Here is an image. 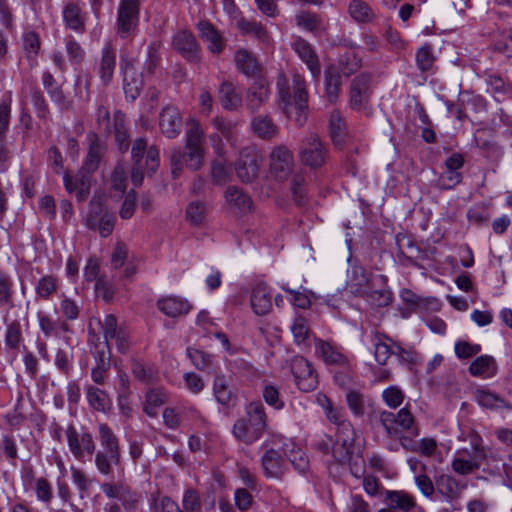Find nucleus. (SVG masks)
<instances>
[{
	"label": "nucleus",
	"mask_w": 512,
	"mask_h": 512,
	"mask_svg": "<svg viewBox=\"0 0 512 512\" xmlns=\"http://www.w3.org/2000/svg\"><path fill=\"white\" fill-rule=\"evenodd\" d=\"M162 512H202V502L199 493L195 489L185 490L182 498V507L169 496H163L160 500Z\"/></svg>",
	"instance_id": "obj_20"
},
{
	"label": "nucleus",
	"mask_w": 512,
	"mask_h": 512,
	"mask_svg": "<svg viewBox=\"0 0 512 512\" xmlns=\"http://www.w3.org/2000/svg\"><path fill=\"white\" fill-rule=\"evenodd\" d=\"M498 370L496 360L490 355H481L475 358L469 368V373L474 377L484 379L491 378L496 375Z\"/></svg>",
	"instance_id": "obj_45"
},
{
	"label": "nucleus",
	"mask_w": 512,
	"mask_h": 512,
	"mask_svg": "<svg viewBox=\"0 0 512 512\" xmlns=\"http://www.w3.org/2000/svg\"><path fill=\"white\" fill-rule=\"evenodd\" d=\"M299 157L303 165L318 169L325 164L328 150L317 134L310 133L301 141Z\"/></svg>",
	"instance_id": "obj_8"
},
{
	"label": "nucleus",
	"mask_w": 512,
	"mask_h": 512,
	"mask_svg": "<svg viewBox=\"0 0 512 512\" xmlns=\"http://www.w3.org/2000/svg\"><path fill=\"white\" fill-rule=\"evenodd\" d=\"M345 398L354 417L362 418L365 414L371 415L375 412L373 402L358 390L349 389Z\"/></svg>",
	"instance_id": "obj_32"
},
{
	"label": "nucleus",
	"mask_w": 512,
	"mask_h": 512,
	"mask_svg": "<svg viewBox=\"0 0 512 512\" xmlns=\"http://www.w3.org/2000/svg\"><path fill=\"white\" fill-rule=\"evenodd\" d=\"M394 342L385 334L375 333L372 337V345L374 347V357L379 365H385L392 355Z\"/></svg>",
	"instance_id": "obj_48"
},
{
	"label": "nucleus",
	"mask_w": 512,
	"mask_h": 512,
	"mask_svg": "<svg viewBox=\"0 0 512 512\" xmlns=\"http://www.w3.org/2000/svg\"><path fill=\"white\" fill-rule=\"evenodd\" d=\"M329 130L333 144L342 147L346 137V125L339 110L331 112L329 117Z\"/></svg>",
	"instance_id": "obj_49"
},
{
	"label": "nucleus",
	"mask_w": 512,
	"mask_h": 512,
	"mask_svg": "<svg viewBox=\"0 0 512 512\" xmlns=\"http://www.w3.org/2000/svg\"><path fill=\"white\" fill-rule=\"evenodd\" d=\"M11 94L8 93L0 102V172H6L10 151L7 147L6 136L9 130L11 114Z\"/></svg>",
	"instance_id": "obj_16"
},
{
	"label": "nucleus",
	"mask_w": 512,
	"mask_h": 512,
	"mask_svg": "<svg viewBox=\"0 0 512 512\" xmlns=\"http://www.w3.org/2000/svg\"><path fill=\"white\" fill-rule=\"evenodd\" d=\"M204 131L197 120L191 119L185 135V147L203 148Z\"/></svg>",
	"instance_id": "obj_59"
},
{
	"label": "nucleus",
	"mask_w": 512,
	"mask_h": 512,
	"mask_svg": "<svg viewBox=\"0 0 512 512\" xmlns=\"http://www.w3.org/2000/svg\"><path fill=\"white\" fill-rule=\"evenodd\" d=\"M116 67V51L110 43L104 45L101 50V58L96 63V73L100 78L101 83L107 86L113 79L114 70Z\"/></svg>",
	"instance_id": "obj_27"
},
{
	"label": "nucleus",
	"mask_w": 512,
	"mask_h": 512,
	"mask_svg": "<svg viewBox=\"0 0 512 512\" xmlns=\"http://www.w3.org/2000/svg\"><path fill=\"white\" fill-rule=\"evenodd\" d=\"M392 355L395 356L401 365L407 366L412 370L420 362V355L413 348H404L395 343Z\"/></svg>",
	"instance_id": "obj_57"
},
{
	"label": "nucleus",
	"mask_w": 512,
	"mask_h": 512,
	"mask_svg": "<svg viewBox=\"0 0 512 512\" xmlns=\"http://www.w3.org/2000/svg\"><path fill=\"white\" fill-rule=\"evenodd\" d=\"M14 283L10 274L0 270V307L13 306Z\"/></svg>",
	"instance_id": "obj_58"
},
{
	"label": "nucleus",
	"mask_w": 512,
	"mask_h": 512,
	"mask_svg": "<svg viewBox=\"0 0 512 512\" xmlns=\"http://www.w3.org/2000/svg\"><path fill=\"white\" fill-rule=\"evenodd\" d=\"M218 94L219 101L225 110L236 111L242 106V96L232 82H222Z\"/></svg>",
	"instance_id": "obj_44"
},
{
	"label": "nucleus",
	"mask_w": 512,
	"mask_h": 512,
	"mask_svg": "<svg viewBox=\"0 0 512 512\" xmlns=\"http://www.w3.org/2000/svg\"><path fill=\"white\" fill-rule=\"evenodd\" d=\"M267 428L265 408L260 402H251L246 406L245 416L235 421L232 433L234 437L251 445L258 441Z\"/></svg>",
	"instance_id": "obj_3"
},
{
	"label": "nucleus",
	"mask_w": 512,
	"mask_h": 512,
	"mask_svg": "<svg viewBox=\"0 0 512 512\" xmlns=\"http://www.w3.org/2000/svg\"><path fill=\"white\" fill-rule=\"evenodd\" d=\"M200 37L207 43L208 50L220 54L225 48V39L209 21L202 20L197 24Z\"/></svg>",
	"instance_id": "obj_28"
},
{
	"label": "nucleus",
	"mask_w": 512,
	"mask_h": 512,
	"mask_svg": "<svg viewBox=\"0 0 512 512\" xmlns=\"http://www.w3.org/2000/svg\"><path fill=\"white\" fill-rule=\"evenodd\" d=\"M315 354L320 357L327 365L346 366L348 358L342 347L332 344L331 342L316 339Z\"/></svg>",
	"instance_id": "obj_24"
},
{
	"label": "nucleus",
	"mask_w": 512,
	"mask_h": 512,
	"mask_svg": "<svg viewBox=\"0 0 512 512\" xmlns=\"http://www.w3.org/2000/svg\"><path fill=\"white\" fill-rule=\"evenodd\" d=\"M495 52L504 55L506 58L512 57V32L503 31L498 34L493 42Z\"/></svg>",
	"instance_id": "obj_63"
},
{
	"label": "nucleus",
	"mask_w": 512,
	"mask_h": 512,
	"mask_svg": "<svg viewBox=\"0 0 512 512\" xmlns=\"http://www.w3.org/2000/svg\"><path fill=\"white\" fill-rule=\"evenodd\" d=\"M458 102L464 106L465 110L470 109L475 113L485 112L487 110L486 100L478 94L469 90L461 91L458 95Z\"/></svg>",
	"instance_id": "obj_55"
},
{
	"label": "nucleus",
	"mask_w": 512,
	"mask_h": 512,
	"mask_svg": "<svg viewBox=\"0 0 512 512\" xmlns=\"http://www.w3.org/2000/svg\"><path fill=\"white\" fill-rule=\"evenodd\" d=\"M59 287L60 282L57 276L52 274L44 275L35 283V299L49 301L58 293Z\"/></svg>",
	"instance_id": "obj_46"
},
{
	"label": "nucleus",
	"mask_w": 512,
	"mask_h": 512,
	"mask_svg": "<svg viewBox=\"0 0 512 512\" xmlns=\"http://www.w3.org/2000/svg\"><path fill=\"white\" fill-rule=\"evenodd\" d=\"M172 45L189 62L197 63L200 61V48L190 31H178L173 37Z\"/></svg>",
	"instance_id": "obj_23"
},
{
	"label": "nucleus",
	"mask_w": 512,
	"mask_h": 512,
	"mask_svg": "<svg viewBox=\"0 0 512 512\" xmlns=\"http://www.w3.org/2000/svg\"><path fill=\"white\" fill-rule=\"evenodd\" d=\"M159 126L165 137L169 139L176 138L180 134L182 127V118L179 110L172 105L165 106L160 112Z\"/></svg>",
	"instance_id": "obj_25"
},
{
	"label": "nucleus",
	"mask_w": 512,
	"mask_h": 512,
	"mask_svg": "<svg viewBox=\"0 0 512 512\" xmlns=\"http://www.w3.org/2000/svg\"><path fill=\"white\" fill-rule=\"evenodd\" d=\"M34 491L37 500L42 502L45 506H48L51 503L53 490L52 485L46 478L40 477L35 480Z\"/></svg>",
	"instance_id": "obj_62"
},
{
	"label": "nucleus",
	"mask_w": 512,
	"mask_h": 512,
	"mask_svg": "<svg viewBox=\"0 0 512 512\" xmlns=\"http://www.w3.org/2000/svg\"><path fill=\"white\" fill-rule=\"evenodd\" d=\"M341 75L336 65H329L324 71V97L330 104L338 101L341 92Z\"/></svg>",
	"instance_id": "obj_37"
},
{
	"label": "nucleus",
	"mask_w": 512,
	"mask_h": 512,
	"mask_svg": "<svg viewBox=\"0 0 512 512\" xmlns=\"http://www.w3.org/2000/svg\"><path fill=\"white\" fill-rule=\"evenodd\" d=\"M87 140L89 142V149L83 161L82 168L88 170V172L94 173L99 167L106 148L99 141L98 135L95 132H89Z\"/></svg>",
	"instance_id": "obj_35"
},
{
	"label": "nucleus",
	"mask_w": 512,
	"mask_h": 512,
	"mask_svg": "<svg viewBox=\"0 0 512 512\" xmlns=\"http://www.w3.org/2000/svg\"><path fill=\"white\" fill-rule=\"evenodd\" d=\"M204 149L196 147L173 148L170 153L171 171L174 178H178L186 166L191 171H197L202 167Z\"/></svg>",
	"instance_id": "obj_9"
},
{
	"label": "nucleus",
	"mask_w": 512,
	"mask_h": 512,
	"mask_svg": "<svg viewBox=\"0 0 512 512\" xmlns=\"http://www.w3.org/2000/svg\"><path fill=\"white\" fill-rule=\"evenodd\" d=\"M251 129L253 133L263 139L271 140L275 138L279 132L278 126L274 123L269 115H258L251 121Z\"/></svg>",
	"instance_id": "obj_47"
},
{
	"label": "nucleus",
	"mask_w": 512,
	"mask_h": 512,
	"mask_svg": "<svg viewBox=\"0 0 512 512\" xmlns=\"http://www.w3.org/2000/svg\"><path fill=\"white\" fill-rule=\"evenodd\" d=\"M270 89L264 77L256 78L248 87L245 95V107L254 114L268 101Z\"/></svg>",
	"instance_id": "obj_21"
},
{
	"label": "nucleus",
	"mask_w": 512,
	"mask_h": 512,
	"mask_svg": "<svg viewBox=\"0 0 512 512\" xmlns=\"http://www.w3.org/2000/svg\"><path fill=\"white\" fill-rule=\"evenodd\" d=\"M387 501L391 508H398L403 511L414 509V512H424L422 507L416 505L413 496L402 491H389Z\"/></svg>",
	"instance_id": "obj_50"
},
{
	"label": "nucleus",
	"mask_w": 512,
	"mask_h": 512,
	"mask_svg": "<svg viewBox=\"0 0 512 512\" xmlns=\"http://www.w3.org/2000/svg\"><path fill=\"white\" fill-rule=\"evenodd\" d=\"M97 428L101 449L95 453L94 464L100 475L113 478L114 468L121 464L119 438L107 423H99Z\"/></svg>",
	"instance_id": "obj_2"
},
{
	"label": "nucleus",
	"mask_w": 512,
	"mask_h": 512,
	"mask_svg": "<svg viewBox=\"0 0 512 512\" xmlns=\"http://www.w3.org/2000/svg\"><path fill=\"white\" fill-rule=\"evenodd\" d=\"M187 355L196 369L214 375L219 372L214 355L193 347L187 348Z\"/></svg>",
	"instance_id": "obj_39"
},
{
	"label": "nucleus",
	"mask_w": 512,
	"mask_h": 512,
	"mask_svg": "<svg viewBox=\"0 0 512 512\" xmlns=\"http://www.w3.org/2000/svg\"><path fill=\"white\" fill-rule=\"evenodd\" d=\"M92 174V172H88V170L82 167L75 176L65 173L63 183L66 191L69 194L75 193L79 202L85 201L90 194Z\"/></svg>",
	"instance_id": "obj_18"
},
{
	"label": "nucleus",
	"mask_w": 512,
	"mask_h": 512,
	"mask_svg": "<svg viewBox=\"0 0 512 512\" xmlns=\"http://www.w3.org/2000/svg\"><path fill=\"white\" fill-rule=\"evenodd\" d=\"M168 401L167 393L162 388H152L145 395L144 412L154 417L157 414V408L164 405Z\"/></svg>",
	"instance_id": "obj_52"
},
{
	"label": "nucleus",
	"mask_w": 512,
	"mask_h": 512,
	"mask_svg": "<svg viewBox=\"0 0 512 512\" xmlns=\"http://www.w3.org/2000/svg\"><path fill=\"white\" fill-rule=\"evenodd\" d=\"M113 478H108L100 484V490L108 499H117L121 502V506L126 511H135L138 509L142 496L141 494L132 489L124 480L114 481Z\"/></svg>",
	"instance_id": "obj_7"
},
{
	"label": "nucleus",
	"mask_w": 512,
	"mask_h": 512,
	"mask_svg": "<svg viewBox=\"0 0 512 512\" xmlns=\"http://www.w3.org/2000/svg\"><path fill=\"white\" fill-rule=\"evenodd\" d=\"M4 345L7 351L18 353L24 346L22 326L19 320H5Z\"/></svg>",
	"instance_id": "obj_42"
},
{
	"label": "nucleus",
	"mask_w": 512,
	"mask_h": 512,
	"mask_svg": "<svg viewBox=\"0 0 512 512\" xmlns=\"http://www.w3.org/2000/svg\"><path fill=\"white\" fill-rule=\"evenodd\" d=\"M225 199L230 206L241 212L250 211L252 206L251 198L236 186L228 187L225 192Z\"/></svg>",
	"instance_id": "obj_54"
},
{
	"label": "nucleus",
	"mask_w": 512,
	"mask_h": 512,
	"mask_svg": "<svg viewBox=\"0 0 512 512\" xmlns=\"http://www.w3.org/2000/svg\"><path fill=\"white\" fill-rule=\"evenodd\" d=\"M272 295L267 284L260 282L254 285L251 292V307L256 315L263 316L272 308Z\"/></svg>",
	"instance_id": "obj_31"
},
{
	"label": "nucleus",
	"mask_w": 512,
	"mask_h": 512,
	"mask_svg": "<svg viewBox=\"0 0 512 512\" xmlns=\"http://www.w3.org/2000/svg\"><path fill=\"white\" fill-rule=\"evenodd\" d=\"M266 448L261 457V466L264 475L267 478H281L286 471L285 452L279 447L268 448L267 444L262 445Z\"/></svg>",
	"instance_id": "obj_17"
},
{
	"label": "nucleus",
	"mask_w": 512,
	"mask_h": 512,
	"mask_svg": "<svg viewBox=\"0 0 512 512\" xmlns=\"http://www.w3.org/2000/svg\"><path fill=\"white\" fill-rule=\"evenodd\" d=\"M109 131L114 135L118 150L121 153L127 152L130 146V138L128 133V123L124 113L121 111L114 112L112 128L110 127Z\"/></svg>",
	"instance_id": "obj_36"
},
{
	"label": "nucleus",
	"mask_w": 512,
	"mask_h": 512,
	"mask_svg": "<svg viewBox=\"0 0 512 512\" xmlns=\"http://www.w3.org/2000/svg\"><path fill=\"white\" fill-rule=\"evenodd\" d=\"M85 396L89 407L97 412L107 413L112 408V400L109 394L93 384L85 386Z\"/></svg>",
	"instance_id": "obj_33"
},
{
	"label": "nucleus",
	"mask_w": 512,
	"mask_h": 512,
	"mask_svg": "<svg viewBox=\"0 0 512 512\" xmlns=\"http://www.w3.org/2000/svg\"><path fill=\"white\" fill-rule=\"evenodd\" d=\"M466 489V481L456 479L453 475L447 473L436 475V492L433 501H440L447 505L439 512L460 510V501Z\"/></svg>",
	"instance_id": "obj_4"
},
{
	"label": "nucleus",
	"mask_w": 512,
	"mask_h": 512,
	"mask_svg": "<svg viewBox=\"0 0 512 512\" xmlns=\"http://www.w3.org/2000/svg\"><path fill=\"white\" fill-rule=\"evenodd\" d=\"M236 27L243 35L253 36L262 42L268 41V32L266 28L256 20H248L242 17L237 20Z\"/></svg>",
	"instance_id": "obj_51"
},
{
	"label": "nucleus",
	"mask_w": 512,
	"mask_h": 512,
	"mask_svg": "<svg viewBox=\"0 0 512 512\" xmlns=\"http://www.w3.org/2000/svg\"><path fill=\"white\" fill-rule=\"evenodd\" d=\"M379 421L390 437H399L403 431L413 436L419 435V429L415 425L414 416L408 406L403 407L396 414L386 410L381 411Z\"/></svg>",
	"instance_id": "obj_6"
},
{
	"label": "nucleus",
	"mask_w": 512,
	"mask_h": 512,
	"mask_svg": "<svg viewBox=\"0 0 512 512\" xmlns=\"http://www.w3.org/2000/svg\"><path fill=\"white\" fill-rule=\"evenodd\" d=\"M141 0H119L115 22L116 35L123 40L133 39L139 30Z\"/></svg>",
	"instance_id": "obj_5"
},
{
	"label": "nucleus",
	"mask_w": 512,
	"mask_h": 512,
	"mask_svg": "<svg viewBox=\"0 0 512 512\" xmlns=\"http://www.w3.org/2000/svg\"><path fill=\"white\" fill-rule=\"evenodd\" d=\"M212 388L213 395L221 406L231 408L236 405L237 395L230 387L228 379L224 374H215Z\"/></svg>",
	"instance_id": "obj_29"
},
{
	"label": "nucleus",
	"mask_w": 512,
	"mask_h": 512,
	"mask_svg": "<svg viewBox=\"0 0 512 512\" xmlns=\"http://www.w3.org/2000/svg\"><path fill=\"white\" fill-rule=\"evenodd\" d=\"M119 69L123 76V90L127 100L138 98L143 87L142 74L139 75L135 67V59L128 55H121Z\"/></svg>",
	"instance_id": "obj_10"
},
{
	"label": "nucleus",
	"mask_w": 512,
	"mask_h": 512,
	"mask_svg": "<svg viewBox=\"0 0 512 512\" xmlns=\"http://www.w3.org/2000/svg\"><path fill=\"white\" fill-rule=\"evenodd\" d=\"M355 436L356 432L351 422H342V427L337 428L333 456L338 462L352 460L355 454Z\"/></svg>",
	"instance_id": "obj_14"
},
{
	"label": "nucleus",
	"mask_w": 512,
	"mask_h": 512,
	"mask_svg": "<svg viewBox=\"0 0 512 512\" xmlns=\"http://www.w3.org/2000/svg\"><path fill=\"white\" fill-rule=\"evenodd\" d=\"M362 66V58L353 52L343 54L336 68L339 70V74L345 77H349L356 73Z\"/></svg>",
	"instance_id": "obj_56"
},
{
	"label": "nucleus",
	"mask_w": 512,
	"mask_h": 512,
	"mask_svg": "<svg viewBox=\"0 0 512 512\" xmlns=\"http://www.w3.org/2000/svg\"><path fill=\"white\" fill-rule=\"evenodd\" d=\"M22 42L27 58L30 61H35L41 46L39 35L34 31L25 32L22 36Z\"/></svg>",
	"instance_id": "obj_61"
},
{
	"label": "nucleus",
	"mask_w": 512,
	"mask_h": 512,
	"mask_svg": "<svg viewBox=\"0 0 512 512\" xmlns=\"http://www.w3.org/2000/svg\"><path fill=\"white\" fill-rule=\"evenodd\" d=\"M270 174L279 181L286 180L293 172L294 157L284 145L275 146L269 155Z\"/></svg>",
	"instance_id": "obj_13"
},
{
	"label": "nucleus",
	"mask_w": 512,
	"mask_h": 512,
	"mask_svg": "<svg viewBox=\"0 0 512 512\" xmlns=\"http://www.w3.org/2000/svg\"><path fill=\"white\" fill-rule=\"evenodd\" d=\"M235 64L237 69L247 77L254 80L261 76V66L256 57L246 49H239L235 53Z\"/></svg>",
	"instance_id": "obj_41"
},
{
	"label": "nucleus",
	"mask_w": 512,
	"mask_h": 512,
	"mask_svg": "<svg viewBox=\"0 0 512 512\" xmlns=\"http://www.w3.org/2000/svg\"><path fill=\"white\" fill-rule=\"evenodd\" d=\"M158 309L168 317L175 318L190 311L191 305L185 299L169 296L158 300Z\"/></svg>",
	"instance_id": "obj_43"
},
{
	"label": "nucleus",
	"mask_w": 512,
	"mask_h": 512,
	"mask_svg": "<svg viewBox=\"0 0 512 512\" xmlns=\"http://www.w3.org/2000/svg\"><path fill=\"white\" fill-rule=\"evenodd\" d=\"M474 398L480 406L486 409L512 410V404L509 401L486 387L476 389L474 392Z\"/></svg>",
	"instance_id": "obj_38"
},
{
	"label": "nucleus",
	"mask_w": 512,
	"mask_h": 512,
	"mask_svg": "<svg viewBox=\"0 0 512 512\" xmlns=\"http://www.w3.org/2000/svg\"><path fill=\"white\" fill-rule=\"evenodd\" d=\"M162 42L160 40H153L147 47V57L143 64L142 76H151L159 67L161 62L160 50Z\"/></svg>",
	"instance_id": "obj_53"
},
{
	"label": "nucleus",
	"mask_w": 512,
	"mask_h": 512,
	"mask_svg": "<svg viewBox=\"0 0 512 512\" xmlns=\"http://www.w3.org/2000/svg\"><path fill=\"white\" fill-rule=\"evenodd\" d=\"M347 13L357 24H371L378 18L375 9L366 0H350Z\"/></svg>",
	"instance_id": "obj_30"
},
{
	"label": "nucleus",
	"mask_w": 512,
	"mask_h": 512,
	"mask_svg": "<svg viewBox=\"0 0 512 512\" xmlns=\"http://www.w3.org/2000/svg\"><path fill=\"white\" fill-rule=\"evenodd\" d=\"M109 211L105 207V205L98 200H91L89 203V208L87 215L84 218V224L85 226L90 228H95L96 223L101 220L102 217H104V214H107Z\"/></svg>",
	"instance_id": "obj_60"
},
{
	"label": "nucleus",
	"mask_w": 512,
	"mask_h": 512,
	"mask_svg": "<svg viewBox=\"0 0 512 512\" xmlns=\"http://www.w3.org/2000/svg\"><path fill=\"white\" fill-rule=\"evenodd\" d=\"M277 97L284 105V108L294 105L296 108L295 121L299 126H303L307 120L308 114V90L306 80L303 75L294 73L292 76V86L284 73H280L277 77Z\"/></svg>",
	"instance_id": "obj_1"
},
{
	"label": "nucleus",
	"mask_w": 512,
	"mask_h": 512,
	"mask_svg": "<svg viewBox=\"0 0 512 512\" xmlns=\"http://www.w3.org/2000/svg\"><path fill=\"white\" fill-rule=\"evenodd\" d=\"M370 281V275L366 269L362 265L353 264L348 272L347 289L355 296H364Z\"/></svg>",
	"instance_id": "obj_34"
},
{
	"label": "nucleus",
	"mask_w": 512,
	"mask_h": 512,
	"mask_svg": "<svg viewBox=\"0 0 512 512\" xmlns=\"http://www.w3.org/2000/svg\"><path fill=\"white\" fill-rule=\"evenodd\" d=\"M62 16L66 28L77 33L85 31V14L78 3L74 1L67 2L63 8Z\"/></svg>",
	"instance_id": "obj_40"
},
{
	"label": "nucleus",
	"mask_w": 512,
	"mask_h": 512,
	"mask_svg": "<svg viewBox=\"0 0 512 512\" xmlns=\"http://www.w3.org/2000/svg\"><path fill=\"white\" fill-rule=\"evenodd\" d=\"M290 369L299 390L311 392L318 385V377L312 364L303 356H294L290 362Z\"/></svg>",
	"instance_id": "obj_12"
},
{
	"label": "nucleus",
	"mask_w": 512,
	"mask_h": 512,
	"mask_svg": "<svg viewBox=\"0 0 512 512\" xmlns=\"http://www.w3.org/2000/svg\"><path fill=\"white\" fill-rule=\"evenodd\" d=\"M133 165H145L148 174H153L159 167V150L156 146H148L147 139L138 137L131 148Z\"/></svg>",
	"instance_id": "obj_15"
},
{
	"label": "nucleus",
	"mask_w": 512,
	"mask_h": 512,
	"mask_svg": "<svg viewBox=\"0 0 512 512\" xmlns=\"http://www.w3.org/2000/svg\"><path fill=\"white\" fill-rule=\"evenodd\" d=\"M67 443L72 455L79 461L96 453V444L90 432H78L73 425L66 429Z\"/></svg>",
	"instance_id": "obj_11"
},
{
	"label": "nucleus",
	"mask_w": 512,
	"mask_h": 512,
	"mask_svg": "<svg viewBox=\"0 0 512 512\" xmlns=\"http://www.w3.org/2000/svg\"><path fill=\"white\" fill-rule=\"evenodd\" d=\"M371 75L369 73H361L356 76L350 85L349 105L353 110H363L369 100V88Z\"/></svg>",
	"instance_id": "obj_19"
},
{
	"label": "nucleus",
	"mask_w": 512,
	"mask_h": 512,
	"mask_svg": "<svg viewBox=\"0 0 512 512\" xmlns=\"http://www.w3.org/2000/svg\"><path fill=\"white\" fill-rule=\"evenodd\" d=\"M207 212V205L202 201H193L186 208L187 219L193 225H200Z\"/></svg>",
	"instance_id": "obj_64"
},
{
	"label": "nucleus",
	"mask_w": 512,
	"mask_h": 512,
	"mask_svg": "<svg viewBox=\"0 0 512 512\" xmlns=\"http://www.w3.org/2000/svg\"><path fill=\"white\" fill-rule=\"evenodd\" d=\"M260 162L257 155L248 150H243L235 165L238 178L244 183L252 182L259 173Z\"/></svg>",
	"instance_id": "obj_26"
},
{
	"label": "nucleus",
	"mask_w": 512,
	"mask_h": 512,
	"mask_svg": "<svg viewBox=\"0 0 512 512\" xmlns=\"http://www.w3.org/2000/svg\"><path fill=\"white\" fill-rule=\"evenodd\" d=\"M291 48L301 61L306 64L312 77L318 79L321 74V65L314 47L302 37L297 36L291 43Z\"/></svg>",
	"instance_id": "obj_22"
}]
</instances>
